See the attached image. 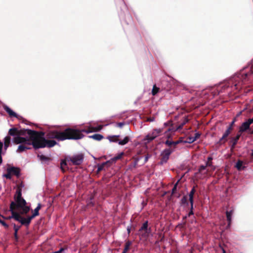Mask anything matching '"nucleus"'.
Wrapping results in <instances>:
<instances>
[{
    "label": "nucleus",
    "instance_id": "obj_22",
    "mask_svg": "<svg viewBox=\"0 0 253 253\" xmlns=\"http://www.w3.org/2000/svg\"><path fill=\"white\" fill-rule=\"evenodd\" d=\"M233 210L226 211V212L227 220L228 222V226H230V225L231 223L232 215L233 214Z\"/></svg>",
    "mask_w": 253,
    "mask_h": 253
},
{
    "label": "nucleus",
    "instance_id": "obj_7",
    "mask_svg": "<svg viewBox=\"0 0 253 253\" xmlns=\"http://www.w3.org/2000/svg\"><path fill=\"white\" fill-rule=\"evenodd\" d=\"M174 151V149H166L161 154V158L160 164L163 165L166 163L169 159L170 155Z\"/></svg>",
    "mask_w": 253,
    "mask_h": 253
},
{
    "label": "nucleus",
    "instance_id": "obj_30",
    "mask_svg": "<svg viewBox=\"0 0 253 253\" xmlns=\"http://www.w3.org/2000/svg\"><path fill=\"white\" fill-rule=\"evenodd\" d=\"M5 217L0 214V223L6 229H7L9 227L8 225L1 218L3 219Z\"/></svg>",
    "mask_w": 253,
    "mask_h": 253
},
{
    "label": "nucleus",
    "instance_id": "obj_61",
    "mask_svg": "<svg viewBox=\"0 0 253 253\" xmlns=\"http://www.w3.org/2000/svg\"><path fill=\"white\" fill-rule=\"evenodd\" d=\"M185 223H186V222H185V221H184V223H183V224H185Z\"/></svg>",
    "mask_w": 253,
    "mask_h": 253
},
{
    "label": "nucleus",
    "instance_id": "obj_6",
    "mask_svg": "<svg viewBox=\"0 0 253 253\" xmlns=\"http://www.w3.org/2000/svg\"><path fill=\"white\" fill-rule=\"evenodd\" d=\"M84 158L83 154H79L72 157H69L66 158V160L71 161L74 165H80L83 162Z\"/></svg>",
    "mask_w": 253,
    "mask_h": 253
},
{
    "label": "nucleus",
    "instance_id": "obj_59",
    "mask_svg": "<svg viewBox=\"0 0 253 253\" xmlns=\"http://www.w3.org/2000/svg\"><path fill=\"white\" fill-rule=\"evenodd\" d=\"M252 156L253 157V149L252 150Z\"/></svg>",
    "mask_w": 253,
    "mask_h": 253
},
{
    "label": "nucleus",
    "instance_id": "obj_4",
    "mask_svg": "<svg viewBox=\"0 0 253 253\" xmlns=\"http://www.w3.org/2000/svg\"><path fill=\"white\" fill-rule=\"evenodd\" d=\"M42 208V205L41 204H38L37 208L34 210V212L31 215H28L26 217H24L22 218V219L20 220V223L21 225H24L27 227H29L30 224L32 220L36 216H38L39 215V211Z\"/></svg>",
    "mask_w": 253,
    "mask_h": 253
},
{
    "label": "nucleus",
    "instance_id": "obj_34",
    "mask_svg": "<svg viewBox=\"0 0 253 253\" xmlns=\"http://www.w3.org/2000/svg\"><path fill=\"white\" fill-rule=\"evenodd\" d=\"M160 88L156 86V84L153 85L152 90V94L153 95H155L159 91Z\"/></svg>",
    "mask_w": 253,
    "mask_h": 253
},
{
    "label": "nucleus",
    "instance_id": "obj_45",
    "mask_svg": "<svg viewBox=\"0 0 253 253\" xmlns=\"http://www.w3.org/2000/svg\"><path fill=\"white\" fill-rule=\"evenodd\" d=\"M125 123L124 122H120L117 124V126L121 128L125 125Z\"/></svg>",
    "mask_w": 253,
    "mask_h": 253
},
{
    "label": "nucleus",
    "instance_id": "obj_29",
    "mask_svg": "<svg viewBox=\"0 0 253 253\" xmlns=\"http://www.w3.org/2000/svg\"><path fill=\"white\" fill-rule=\"evenodd\" d=\"M129 140L130 139L128 136H126L123 140L119 141L118 142V143L119 145H124L127 143L129 142Z\"/></svg>",
    "mask_w": 253,
    "mask_h": 253
},
{
    "label": "nucleus",
    "instance_id": "obj_38",
    "mask_svg": "<svg viewBox=\"0 0 253 253\" xmlns=\"http://www.w3.org/2000/svg\"><path fill=\"white\" fill-rule=\"evenodd\" d=\"M242 165H243V162L241 161H238L236 163V167L238 170H240L241 169V167L242 166Z\"/></svg>",
    "mask_w": 253,
    "mask_h": 253
},
{
    "label": "nucleus",
    "instance_id": "obj_28",
    "mask_svg": "<svg viewBox=\"0 0 253 253\" xmlns=\"http://www.w3.org/2000/svg\"><path fill=\"white\" fill-rule=\"evenodd\" d=\"M119 135H114V136H109L108 137V139L109 140L110 142H117L119 141Z\"/></svg>",
    "mask_w": 253,
    "mask_h": 253
},
{
    "label": "nucleus",
    "instance_id": "obj_42",
    "mask_svg": "<svg viewBox=\"0 0 253 253\" xmlns=\"http://www.w3.org/2000/svg\"><path fill=\"white\" fill-rule=\"evenodd\" d=\"M7 173L5 174L4 176L7 179H10L11 178V172H9V170H7Z\"/></svg>",
    "mask_w": 253,
    "mask_h": 253
},
{
    "label": "nucleus",
    "instance_id": "obj_2",
    "mask_svg": "<svg viewBox=\"0 0 253 253\" xmlns=\"http://www.w3.org/2000/svg\"><path fill=\"white\" fill-rule=\"evenodd\" d=\"M84 136L79 129L67 128L64 131L58 130H51L46 133L48 139H55L59 141L66 139H80Z\"/></svg>",
    "mask_w": 253,
    "mask_h": 253
},
{
    "label": "nucleus",
    "instance_id": "obj_40",
    "mask_svg": "<svg viewBox=\"0 0 253 253\" xmlns=\"http://www.w3.org/2000/svg\"><path fill=\"white\" fill-rule=\"evenodd\" d=\"M212 160V158L211 157H209L208 158V162L206 163V166H207V167H211V165H212V162H211Z\"/></svg>",
    "mask_w": 253,
    "mask_h": 253
},
{
    "label": "nucleus",
    "instance_id": "obj_19",
    "mask_svg": "<svg viewBox=\"0 0 253 253\" xmlns=\"http://www.w3.org/2000/svg\"><path fill=\"white\" fill-rule=\"evenodd\" d=\"M17 135H18V129L16 127H12L9 129L8 131V136H9L10 137L13 136L16 137Z\"/></svg>",
    "mask_w": 253,
    "mask_h": 253
},
{
    "label": "nucleus",
    "instance_id": "obj_12",
    "mask_svg": "<svg viewBox=\"0 0 253 253\" xmlns=\"http://www.w3.org/2000/svg\"><path fill=\"white\" fill-rule=\"evenodd\" d=\"M241 136V133H238L235 137H232L230 138L229 141V144L231 146V149L233 150L235 148V146L237 144V142Z\"/></svg>",
    "mask_w": 253,
    "mask_h": 253
},
{
    "label": "nucleus",
    "instance_id": "obj_55",
    "mask_svg": "<svg viewBox=\"0 0 253 253\" xmlns=\"http://www.w3.org/2000/svg\"><path fill=\"white\" fill-rule=\"evenodd\" d=\"M162 84H163V85L164 84H169V83H168V82H167V81H163V83H162Z\"/></svg>",
    "mask_w": 253,
    "mask_h": 253
},
{
    "label": "nucleus",
    "instance_id": "obj_52",
    "mask_svg": "<svg viewBox=\"0 0 253 253\" xmlns=\"http://www.w3.org/2000/svg\"><path fill=\"white\" fill-rule=\"evenodd\" d=\"M164 89L166 90H169L170 89V86H168L167 87L165 86V87H164Z\"/></svg>",
    "mask_w": 253,
    "mask_h": 253
},
{
    "label": "nucleus",
    "instance_id": "obj_53",
    "mask_svg": "<svg viewBox=\"0 0 253 253\" xmlns=\"http://www.w3.org/2000/svg\"><path fill=\"white\" fill-rule=\"evenodd\" d=\"M175 142H178V144H179L180 143L183 142V141H182V140L181 139V138L178 140L175 141Z\"/></svg>",
    "mask_w": 253,
    "mask_h": 253
},
{
    "label": "nucleus",
    "instance_id": "obj_1",
    "mask_svg": "<svg viewBox=\"0 0 253 253\" xmlns=\"http://www.w3.org/2000/svg\"><path fill=\"white\" fill-rule=\"evenodd\" d=\"M14 200V201H12L10 204L9 211L13 219L20 223L23 215H27L31 208L27 205L26 201L22 197V189L19 187L16 190Z\"/></svg>",
    "mask_w": 253,
    "mask_h": 253
},
{
    "label": "nucleus",
    "instance_id": "obj_50",
    "mask_svg": "<svg viewBox=\"0 0 253 253\" xmlns=\"http://www.w3.org/2000/svg\"><path fill=\"white\" fill-rule=\"evenodd\" d=\"M149 155L148 154H147L145 157V159H144V163H146L149 158Z\"/></svg>",
    "mask_w": 253,
    "mask_h": 253
},
{
    "label": "nucleus",
    "instance_id": "obj_21",
    "mask_svg": "<svg viewBox=\"0 0 253 253\" xmlns=\"http://www.w3.org/2000/svg\"><path fill=\"white\" fill-rule=\"evenodd\" d=\"M11 142V137L9 136H6L4 138V148L6 150L9 146Z\"/></svg>",
    "mask_w": 253,
    "mask_h": 253
},
{
    "label": "nucleus",
    "instance_id": "obj_35",
    "mask_svg": "<svg viewBox=\"0 0 253 253\" xmlns=\"http://www.w3.org/2000/svg\"><path fill=\"white\" fill-rule=\"evenodd\" d=\"M38 157L40 158V160L42 161H49L50 158L43 155H38Z\"/></svg>",
    "mask_w": 253,
    "mask_h": 253
},
{
    "label": "nucleus",
    "instance_id": "obj_31",
    "mask_svg": "<svg viewBox=\"0 0 253 253\" xmlns=\"http://www.w3.org/2000/svg\"><path fill=\"white\" fill-rule=\"evenodd\" d=\"M67 166L66 160H62L60 163V168L63 172L66 170L65 167Z\"/></svg>",
    "mask_w": 253,
    "mask_h": 253
},
{
    "label": "nucleus",
    "instance_id": "obj_58",
    "mask_svg": "<svg viewBox=\"0 0 253 253\" xmlns=\"http://www.w3.org/2000/svg\"><path fill=\"white\" fill-rule=\"evenodd\" d=\"M127 231H128V233L129 234L130 232V229H129L128 228H127Z\"/></svg>",
    "mask_w": 253,
    "mask_h": 253
},
{
    "label": "nucleus",
    "instance_id": "obj_23",
    "mask_svg": "<svg viewBox=\"0 0 253 253\" xmlns=\"http://www.w3.org/2000/svg\"><path fill=\"white\" fill-rule=\"evenodd\" d=\"M29 130H31L25 129H18V135L21 136L25 135L26 134H28L30 136L29 139H31V135L29 134Z\"/></svg>",
    "mask_w": 253,
    "mask_h": 253
},
{
    "label": "nucleus",
    "instance_id": "obj_47",
    "mask_svg": "<svg viewBox=\"0 0 253 253\" xmlns=\"http://www.w3.org/2000/svg\"><path fill=\"white\" fill-rule=\"evenodd\" d=\"M190 202V211H193V205H194V201H189Z\"/></svg>",
    "mask_w": 253,
    "mask_h": 253
},
{
    "label": "nucleus",
    "instance_id": "obj_18",
    "mask_svg": "<svg viewBox=\"0 0 253 253\" xmlns=\"http://www.w3.org/2000/svg\"><path fill=\"white\" fill-rule=\"evenodd\" d=\"M141 157L134 156L132 158L133 161L130 164L129 168H136L138 161L141 159Z\"/></svg>",
    "mask_w": 253,
    "mask_h": 253
},
{
    "label": "nucleus",
    "instance_id": "obj_27",
    "mask_svg": "<svg viewBox=\"0 0 253 253\" xmlns=\"http://www.w3.org/2000/svg\"><path fill=\"white\" fill-rule=\"evenodd\" d=\"M196 192L195 187L194 186L189 194V201H194V195Z\"/></svg>",
    "mask_w": 253,
    "mask_h": 253
},
{
    "label": "nucleus",
    "instance_id": "obj_14",
    "mask_svg": "<svg viewBox=\"0 0 253 253\" xmlns=\"http://www.w3.org/2000/svg\"><path fill=\"white\" fill-rule=\"evenodd\" d=\"M102 128V126H99L97 127H89L87 129H83L80 130L81 131V133H82V132H85L87 133H88L89 132H96L100 130Z\"/></svg>",
    "mask_w": 253,
    "mask_h": 253
},
{
    "label": "nucleus",
    "instance_id": "obj_5",
    "mask_svg": "<svg viewBox=\"0 0 253 253\" xmlns=\"http://www.w3.org/2000/svg\"><path fill=\"white\" fill-rule=\"evenodd\" d=\"M124 155V153L122 152V153L119 154L117 156L112 158L110 160L106 162H104L102 164L98 165V168H97V172L99 173L101 170H103L105 167H106V166L107 167H110L113 163H114L117 160L121 159Z\"/></svg>",
    "mask_w": 253,
    "mask_h": 253
},
{
    "label": "nucleus",
    "instance_id": "obj_39",
    "mask_svg": "<svg viewBox=\"0 0 253 253\" xmlns=\"http://www.w3.org/2000/svg\"><path fill=\"white\" fill-rule=\"evenodd\" d=\"M3 146V143L1 141H0V165L2 163V160L1 157V152H2V149Z\"/></svg>",
    "mask_w": 253,
    "mask_h": 253
},
{
    "label": "nucleus",
    "instance_id": "obj_54",
    "mask_svg": "<svg viewBox=\"0 0 253 253\" xmlns=\"http://www.w3.org/2000/svg\"><path fill=\"white\" fill-rule=\"evenodd\" d=\"M10 218H13V217H12V215H11V216H9V217H5V218H4V219H10Z\"/></svg>",
    "mask_w": 253,
    "mask_h": 253
},
{
    "label": "nucleus",
    "instance_id": "obj_57",
    "mask_svg": "<svg viewBox=\"0 0 253 253\" xmlns=\"http://www.w3.org/2000/svg\"><path fill=\"white\" fill-rule=\"evenodd\" d=\"M251 133L253 134V126H252V130L251 131Z\"/></svg>",
    "mask_w": 253,
    "mask_h": 253
},
{
    "label": "nucleus",
    "instance_id": "obj_13",
    "mask_svg": "<svg viewBox=\"0 0 253 253\" xmlns=\"http://www.w3.org/2000/svg\"><path fill=\"white\" fill-rule=\"evenodd\" d=\"M28 140H31V139H27L19 135H17L16 137H14L13 138V142L15 144H22L25 142H27V141Z\"/></svg>",
    "mask_w": 253,
    "mask_h": 253
},
{
    "label": "nucleus",
    "instance_id": "obj_10",
    "mask_svg": "<svg viewBox=\"0 0 253 253\" xmlns=\"http://www.w3.org/2000/svg\"><path fill=\"white\" fill-rule=\"evenodd\" d=\"M253 123V118L249 119L247 121L242 123L239 127V133H242L250 128V125Z\"/></svg>",
    "mask_w": 253,
    "mask_h": 253
},
{
    "label": "nucleus",
    "instance_id": "obj_32",
    "mask_svg": "<svg viewBox=\"0 0 253 253\" xmlns=\"http://www.w3.org/2000/svg\"><path fill=\"white\" fill-rule=\"evenodd\" d=\"M180 204L181 205H186L188 206L189 205V203L188 202V198L186 196H184L181 199Z\"/></svg>",
    "mask_w": 253,
    "mask_h": 253
},
{
    "label": "nucleus",
    "instance_id": "obj_48",
    "mask_svg": "<svg viewBox=\"0 0 253 253\" xmlns=\"http://www.w3.org/2000/svg\"><path fill=\"white\" fill-rule=\"evenodd\" d=\"M154 120H155V118L154 117H149V118H147L146 121L147 122H153Z\"/></svg>",
    "mask_w": 253,
    "mask_h": 253
},
{
    "label": "nucleus",
    "instance_id": "obj_33",
    "mask_svg": "<svg viewBox=\"0 0 253 253\" xmlns=\"http://www.w3.org/2000/svg\"><path fill=\"white\" fill-rule=\"evenodd\" d=\"M150 232V231H144L143 232V231L141 232H139L138 234L142 238H147L149 236V234Z\"/></svg>",
    "mask_w": 253,
    "mask_h": 253
},
{
    "label": "nucleus",
    "instance_id": "obj_56",
    "mask_svg": "<svg viewBox=\"0 0 253 253\" xmlns=\"http://www.w3.org/2000/svg\"><path fill=\"white\" fill-rule=\"evenodd\" d=\"M188 216H185L183 217V220H185Z\"/></svg>",
    "mask_w": 253,
    "mask_h": 253
},
{
    "label": "nucleus",
    "instance_id": "obj_51",
    "mask_svg": "<svg viewBox=\"0 0 253 253\" xmlns=\"http://www.w3.org/2000/svg\"><path fill=\"white\" fill-rule=\"evenodd\" d=\"M193 214H194V212H193V211H189V213H188L187 216H188V217H190L191 215H193Z\"/></svg>",
    "mask_w": 253,
    "mask_h": 253
},
{
    "label": "nucleus",
    "instance_id": "obj_26",
    "mask_svg": "<svg viewBox=\"0 0 253 253\" xmlns=\"http://www.w3.org/2000/svg\"><path fill=\"white\" fill-rule=\"evenodd\" d=\"M89 137L99 141L103 139V136L100 134H94L92 135L89 136Z\"/></svg>",
    "mask_w": 253,
    "mask_h": 253
},
{
    "label": "nucleus",
    "instance_id": "obj_37",
    "mask_svg": "<svg viewBox=\"0 0 253 253\" xmlns=\"http://www.w3.org/2000/svg\"><path fill=\"white\" fill-rule=\"evenodd\" d=\"M188 122V118H185L184 120L182 123H181V125H180L178 127H177V129H181L182 128L184 125H185L187 122Z\"/></svg>",
    "mask_w": 253,
    "mask_h": 253
},
{
    "label": "nucleus",
    "instance_id": "obj_46",
    "mask_svg": "<svg viewBox=\"0 0 253 253\" xmlns=\"http://www.w3.org/2000/svg\"><path fill=\"white\" fill-rule=\"evenodd\" d=\"M201 135V133L199 132H197L195 134V136L193 137L194 138H195V141L198 139Z\"/></svg>",
    "mask_w": 253,
    "mask_h": 253
},
{
    "label": "nucleus",
    "instance_id": "obj_49",
    "mask_svg": "<svg viewBox=\"0 0 253 253\" xmlns=\"http://www.w3.org/2000/svg\"><path fill=\"white\" fill-rule=\"evenodd\" d=\"M64 250V249L63 248H61L59 251L55 252L54 253H61Z\"/></svg>",
    "mask_w": 253,
    "mask_h": 253
},
{
    "label": "nucleus",
    "instance_id": "obj_24",
    "mask_svg": "<svg viewBox=\"0 0 253 253\" xmlns=\"http://www.w3.org/2000/svg\"><path fill=\"white\" fill-rule=\"evenodd\" d=\"M132 242L130 241H127L125 243L124 249L122 253H126L129 250L130 246L131 245Z\"/></svg>",
    "mask_w": 253,
    "mask_h": 253
},
{
    "label": "nucleus",
    "instance_id": "obj_16",
    "mask_svg": "<svg viewBox=\"0 0 253 253\" xmlns=\"http://www.w3.org/2000/svg\"><path fill=\"white\" fill-rule=\"evenodd\" d=\"M3 109L8 114L10 117H15L19 119V116L17 114L13 112L8 106L4 105L3 106Z\"/></svg>",
    "mask_w": 253,
    "mask_h": 253
},
{
    "label": "nucleus",
    "instance_id": "obj_44",
    "mask_svg": "<svg viewBox=\"0 0 253 253\" xmlns=\"http://www.w3.org/2000/svg\"><path fill=\"white\" fill-rule=\"evenodd\" d=\"M178 181H177L174 185L173 188L172 189L171 194H174L176 191L177 185L178 184Z\"/></svg>",
    "mask_w": 253,
    "mask_h": 253
},
{
    "label": "nucleus",
    "instance_id": "obj_11",
    "mask_svg": "<svg viewBox=\"0 0 253 253\" xmlns=\"http://www.w3.org/2000/svg\"><path fill=\"white\" fill-rule=\"evenodd\" d=\"M232 131V130H231V128H229L227 127L226 130L223 133L222 136L220 138L219 141L217 142V144L219 145H221L225 144L228 140V136L231 133Z\"/></svg>",
    "mask_w": 253,
    "mask_h": 253
},
{
    "label": "nucleus",
    "instance_id": "obj_43",
    "mask_svg": "<svg viewBox=\"0 0 253 253\" xmlns=\"http://www.w3.org/2000/svg\"><path fill=\"white\" fill-rule=\"evenodd\" d=\"M207 167V166L202 165L198 169V172L201 173L202 171L206 169V168Z\"/></svg>",
    "mask_w": 253,
    "mask_h": 253
},
{
    "label": "nucleus",
    "instance_id": "obj_25",
    "mask_svg": "<svg viewBox=\"0 0 253 253\" xmlns=\"http://www.w3.org/2000/svg\"><path fill=\"white\" fill-rule=\"evenodd\" d=\"M150 231V229H148V221H146L142 224L141 228L139 229L138 232H141L142 231Z\"/></svg>",
    "mask_w": 253,
    "mask_h": 253
},
{
    "label": "nucleus",
    "instance_id": "obj_3",
    "mask_svg": "<svg viewBox=\"0 0 253 253\" xmlns=\"http://www.w3.org/2000/svg\"><path fill=\"white\" fill-rule=\"evenodd\" d=\"M29 134L31 135V138L33 140V147L36 149L45 147L51 148L57 144L54 140L45 139L42 136L43 134L38 131L29 130Z\"/></svg>",
    "mask_w": 253,
    "mask_h": 253
},
{
    "label": "nucleus",
    "instance_id": "obj_9",
    "mask_svg": "<svg viewBox=\"0 0 253 253\" xmlns=\"http://www.w3.org/2000/svg\"><path fill=\"white\" fill-rule=\"evenodd\" d=\"M162 129H154L152 131L151 133L148 134L146 136L145 140H147L148 142L154 140L157 136H159L160 134L162 133Z\"/></svg>",
    "mask_w": 253,
    "mask_h": 253
},
{
    "label": "nucleus",
    "instance_id": "obj_8",
    "mask_svg": "<svg viewBox=\"0 0 253 253\" xmlns=\"http://www.w3.org/2000/svg\"><path fill=\"white\" fill-rule=\"evenodd\" d=\"M32 146H33V140L31 138V140L27 141L23 144H20L17 150V152L21 153L28 149H31Z\"/></svg>",
    "mask_w": 253,
    "mask_h": 253
},
{
    "label": "nucleus",
    "instance_id": "obj_17",
    "mask_svg": "<svg viewBox=\"0 0 253 253\" xmlns=\"http://www.w3.org/2000/svg\"><path fill=\"white\" fill-rule=\"evenodd\" d=\"M165 144L169 147V149H175L176 145L178 144V142H175L170 140L169 138L165 141Z\"/></svg>",
    "mask_w": 253,
    "mask_h": 253
},
{
    "label": "nucleus",
    "instance_id": "obj_41",
    "mask_svg": "<svg viewBox=\"0 0 253 253\" xmlns=\"http://www.w3.org/2000/svg\"><path fill=\"white\" fill-rule=\"evenodd\" d=\"M236 122V119H234V120L231 122L230 124L228 126V128H231V130L233 129V126L234 125L235 122Z\"/></svg>",
    "mask_w": 253,
    "mask_h": 253
},
{
    "label": "nucleus",
    "instance_id": "obj_20",
    "mask_svg": "<svg viewBox=\"0 0 253 253\" xmlns=\"http://www.w3.org/2000/svg\"><path fill=\"white\" fill-rule=\"evenodd\" d=\"M21 225H22L21 224V225L19 226V225H16L15 223L13 224V229L14 231V237L15 240L16 241H18V236L17 233H18V230L21 228Z\"/></svg>",
    "mask_w": 253,
    "mask_h": 253
},
{
    "label": "nucleus",
    "instance_id": "obj_36",
    "mask_svg": "<svg viewBox=\"0 0 253 253\" xmlns=\"http://www.w3.org/2000/svg\"><path fill=\"white\" fill-rule=\"evenodd\" d=\"M195 141V138L192 136H189L187 138V140L184 141V143H192Z\"/></svg>",
    "mask_w": 253,
    "mask_h": 253
},
{
    "label": "nucleus",
    "instance_id": "obj_60",
    "mask_svg": "<svg viewBox=\"0 0 253 253\" xmlns=\"http://www.w3.org/2000/svg\"><path fill=\"white\" fill-rule=\"evenodd\" d=\"M223 253H225V251L224 250H223Z\"/></svg>",
    "mask_w": 253,
    "mask_h": 253
},
{
    "label": "nucleus",
    "instance_id": "obj_15",
    "mask_svg": "<svg viewBox=\"0 0 253 253\" xmlns=\"http://www.w3.org/2000/svg\"><path fill=\"white\" fill-rule=\"evenodd\" d=\"M7 170H9L11 174L16 175L17 177H19L20 175V169L19 168L12 167L7 168Z\"/></svg>",
    "mask_w": 253,
    "mask_h": 253
}]
</instances>
